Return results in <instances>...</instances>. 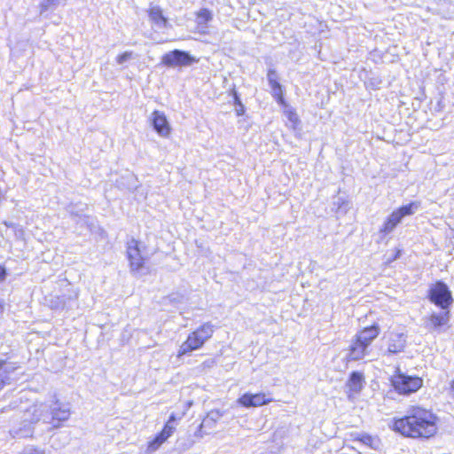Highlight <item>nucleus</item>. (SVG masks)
Returning <instances> with one entry per match:
<instances>
[{"mask_svg":"<svg viewBox=\"0 0 454 454\" xmlns=\"http://www.w3.org/2000/svg\"><path fill=\"white\" fill-rule=\"evenodd\" d=\"M223 413L219 410H212L207 412L203 421L199 426L198 431L195 433V436L202 438L205 434H208V431L214 429L216 423L223 417Z\"/></svg>","mask_w":454,"mask_h":454,"instance_id":"6e6552de","label":"nucleus"},{"mask_svg":"<svg viewBox=\"0 0 454 454\" xmlns=\"http://www.w3.org/2000/svg\"><path fill=\"white\" fill-rule=\"evenodd\" d=\"M127 254L131 271L139 273L144 268V257L141 254L139 242L130 240L128 243Z\"/></svg>","mask_w":454,"mask_h":454,"instance_id":"0eeeda50","label":"nucleus"},{"mask_svg":"<svg viewBox=\"0 0 454 454\" xmlns=\"http://www.w3.org/2000/svg\"><path fill=\"white\" fill-rule=\"evenodd\" d=\"M203 345L200 341L199 338L193 333H190L187 340L180 346L177 356H184L193 350H197Z\"/></svg>","mask_w":454,"mask_h":454,"instance_id":"dca6fc26","label":"nucleus"},{"mask_svg":"<svg viewBox=\"0 0 454 454\" xmlns=\"http://www.w3.org/2000/svg\"><path fill=\"white\" fill-rule=\"evenodd\" d=\"M149 17L159 28L165 27L168 20L162 14V10L157 5H151L149 8Z\"/></svg>","mask_w":454,"mask_h":454,"instance_id":"6ab92c4d","label":"nucleus"},{"mask_svg":"<svg viewBox=\"0 0 454 454\" xmlns=\"http://www.w3.org/2000/svg\"><path fill=\"white\" fill-rule=\"evenodd\" d=\"M22 454H44L43 450L34 446H27L23 450Z\"/></svg>","mask_w":454,"mask_h":454,"instance_id":"bb28decb","label":"nucleus"},{"mask_svg":"<svg viewBox=\"0 0 454 454\" xmlns=\"http://www.w3.org/2000/svg\"><path fill=\"white\" fill-rule=\"evenodd\" d=\"M419 202H411L393 211L392 214L387 219L398 225L402 222L403 217L412 215L413 214H415V212L419 210Z\"/></svg>","mask_w":454,"mask_h":454,"instance_id":"1a4fd4ad","label":"nucleus"},{"mask_svg":"<svg viewBox=\"0 0 454 454\" xmlns=\"http://www.w3.org/2000/svg\"><path fill=\"white\" fill-rule=\"evenodd\" d=\"M428 299L432 303L444 310H450V307L453 303L450 290L448 286L442 281H437L430 286Z\"/></svg>","mask_w":454,"mask_h":454,"instance_id":"7ed1b4c3","label":"nucleus"},{"mask_svg":"<svg viewBox=\"0 0 454 454\" xmlns=\"http://www.w3.org/2000/svg\"><path fill=\"white\" fill-rule=\"evenodd\" d=\"M380 332V327L374 325L358 332L355 337L358 339V341L364 342V344L370 347L372 340L379 336Z\"/></svg>","mask_w":454,"mask_h":454,"instance_id":"f3484780","label":"nucleus"},{"mask_svg":"<svg viewBox=\"0 0 454 454\" xmlns=\"http://www.w3.org/2000/svg\"><path fill=\"white\" fill-rule=\"evenodd\" d=\"M396 226L397 225L395 223L390 222L388 219H386V221L382 224V227L380 230V232L384 234H389L395 230Z\"/></svg>","mask_w":454,"mask_h":454,"instance_id":"b1692460","label":"nucleus"},{"mask_svg":"<svg viewBox=\"0 0 454 454\" xmlns=\"http://www.w3.org/2000/svg\"><path fill=\"white\" fill-rule=\"evenodd\" d=\"M239 104L240 105V109L237 110V113H238V115H241L243 114V106L240 104V102H239Z\"/></svg>","mask_w":454,"mask_h":454,"instance_id":"473e14b6","label":"nucleus"},{"mask_svg":"<svg viewBox=\"0 0 454 454\" xmlns=\"http://www.w3.org/2000/svg\"><path fill=\"white\" fill-rule=\"evenodd\" d=\"M17 369L18 366L14 363L0 361V391L12 383V376Z\"/></svg>","mask_w":454,"mask_h":454,"instance_id":"4468645a","label":"nucleus"},{"mask_svg":"<svg viewBox=\"0 0 454 454\" xmlns=\"http://www.w3.org/2000/svg\"><path fill=\"white\" fill-rule=\"evenodd\" d=\"M4 224L6 226V227H15V224L12 223H8L6 221L4 222Z\"/></svg>","mask_w":454,"mask_h":454,"instance_id":"2f4dec72","label":"nucleus"},{"mask_svg":"<svg viewBox=\"0 0 454 454\" xmlns=\"http://www.w3.org/2000/svg\"><path fill=\"white\" fill-rule=\"evenodd\" d=\"M267 78H268L269 82H271V81L278 80V77L277 72L273 69H270V70H269V72L267 74Z\"/></svg>","mask_w":454,"mask_h":454,"instance_id":"c85d7f7f","label":"nucleus"},{"mask_svg":"<svg viewBox=\"0 0 454 454\" xmlns=\"http://www.w3.org/2000/svg\"><path fill=\"white\" fill-rule=\"evenodd\" d=\"M59 4V0H42L39 4L40 13L52 11L56 9Z\"/></svg>","mask_w":454,"mask_h":454,"instance_id":"4be33fe9","label":"nucleus"},{"mask_svg":"<svg viewBox=\"0 0 454 454\" xmlns=\"http://www.w3.org/2000/svg\"><path fill=\"white\" fill-rule=\"evenodd\" d=\"M437 420L432 411L412 407L406 416L394 421L392 429L406 437L430 438L437 433Z\"/></svg>","mask_w":454,"mask_h":454,"instance_id":"f03ea898","label":"nucleus"},{"mask_svg":"<svg viewBox=\"0 0 454 454\" xmlns=\"http://www.w3.org/2000/svg\"><path fill=\"white\" fill-rule=\"evenodd\" d=\"M369 347L364 342L358 341L355 337L349 345L346 358L348 361H357L364 358L369 353Z\"/></svg>","mask_w":454,"mask_h":454,"instance_id":"9b49d317","label":"nucleus"},{"mask_svg":"<svg viewBox=\"0 0 454 454\" xmlns=\"http://www.w3.org/2000/svg\"><path fill=\"white\" fill-rule=\"evenodd\" d=\"M5 269L3 266H0V281H3L5 278Z\"/></svg>","mask_w":454,"mask_h":454,"instance_id":"c756f323","label":"nucleus"},{"mask_svg":"<svg viewBox=\"0 0 454 454\" xmlns=\"http://www.w3.org/2000/svg\"><path fill=\"white\" fill-rule=\"evenodd\" d=\"M367 441H371V437L370 436H366L364 437Z\"/></svg>","mask_w":454,"mask_h":454,"instance_id":"f704fd0d","label":"nucleus"},{"mask_svg":"<svg viewBox=\"0 0 454 454\" xmlns=\"http://www.w3.org/2000/svg\"><path fill=\"white\" fill-rule=\"evenodd\" d=\"M450 390H451V392L453 393V395H454V380L451 383Z\"/></svg>","mask_w":454,"mask_h":454,"instance_id":"72a5a7b5","label":"nucleus"},{"mask_svg":"<svg viewBox=\"0 0 454 454\" xmlns=\"http://www.w3.org/2000/svg\"><path fill=\"white\" fill-rule=\"evenodd\" d=\"M184 415V412L182 413V415L179 416L178 418L176 416L175 413H172L169 416L168 420L167 421V423L165 424L163 429L160 433V434L161 435V439L167 441V439L172 435V434L176 430V420L177 419H181Z\"/></svg>","mask_w":454,"mask_h":454,"instance_id":"412c9836","label":"nucleus"},{"mask_svg":"<svg viewBox=\"0 0 454 454\" xmlns=\"http://www.w3.org/2000/svg\"><path fill=\"white\" fill-rule=\"evenodd\" d=\"M271 93H272V96L278 101V103H279L281 105L285 104V100H284V97H283V90H282V86L281 85L279 87H278V88L272 89L271 90Z\"/></svg>","mask_w":454,"mask_h":454,"instance_id":"393cba45","label":"nucleus"},{"mask_svg":"<svg viewBox=\"0 0 454 454\" xmlns=\"http://www.w3.org/2000/svg\"><path fill=\"white\" fill-rule=\"evenodd\" d=\"M450 319V310L433 311L422 318L423 327L431 333H441Z\"/></svg>","mask_w":454,"mask_h":454,"instance_id":"39448f33","label":"nucleus"},{"mask_svg":"<svg viewBox=\"0 0 454 454\" xmlns=\"http://www.w3.org/2000/svg\"><path fill=\"white\" fill-rule=\"evenodd\" d=\"M166 440L161 439V435L159 434L156 435L152 441L148 442L147 445V453H153L155 450H157L160 446L165 442Z\"/></svg>","mask_w":454,"mask_h":454,"instance_id":"5701e85b","label":"nucleus"},{"mask_svg":"<svg viewBox=\"0 0 454 454\" xmlns=\"http://www.w3.org/2000/svg\"><path fill=\"white\" fill-rule=\"evenodd\" d=\"M70 417V409L59 401L36 402L26 410L23 415L24 427L16 433L20 437L32 435L31 425L42 421L49 424L51 428L59 427L61 423Z\"/></svg>","mask_w":454,"mask_h":454,"instance_id":"f257e3e1","label":"nucleus"},{"mask_svg":"<svg viewBox=\"0 0 454 454\" xmlns=\"http://www.w3.org/2000/svg\"><path fill=\"white\" fill-rule=\"evenodd\" d=\"M132 53L131 52H124L117 57V63L118 64H123L124 62L128 61L131 58Z\"/></svg>","mask_w":454,"mask_h":454,"instance_id":"cd10ccee","label":"nucleus"},{"mask_svg":"<svg viewBox=\"0 0 454 454\" xmlns=\"http://www.w3.org/2000/svg\"><path fill=\"white\" fill-rule=\"evenodd\" d=\"M392 383L398 393L408 395L418 391L422 387L423 380L419 377L407 376L398 372L393 376Z\"/></svg>","mask_w":454,"mask_h":454,"instance_id":"20e7f679","label":"nucleus"},{"mask_svg":"<svg viewBox=\"0 0 454 454\" xmlns=\"http://www.w3.org/2000/svg\"><path fill=\"white\" fill-rule=\"evenodd\" d=\"M152 123L156 132L161 137H168L170 133V127L165 114L160 111L152 114Z\"/></svg>","mask_w":454,"mask_h":454,"instance_id":"f8f14e48","label":"nucleus"},{"mask_svg":"<svg viewBox=\"0 0 454 454\" xmlns=\"http://www.w3.org/2000/svg\"><path fill=\"white\" fill-rule=\"evenodd\" d=\"M196 61L197 60L194 57H192L188 52L180 50H174L166 53L162 57L161 60L162 64L168 67H186Z\"/></svg>","mask_w":454,"mask_h":454,"instance_id":"423d86ee","label":"nucleus"},{"mask_svg":"<svg viewBox=\"0 0 454 454\" xmlns=\"http://www.w3.org/2000/svg\"><path fill=\"white\" fill-rule=\"evenodd\" d=\"M286 115L288 121L292 123V128L295 129L296 125L299 122V118L296 113L292 110H287L286 111Z\"/></svg>","mask_w":454,"mask_h":454,"instance_id":"a878e982","label":"nucleus"},{"mask_svg":"<svg viewBox=\"0 0 454 454\" xmlns=\"http://www.w3.org/2000/svg\"><path fill=\"white\" fill-rule=\"evenodd\" d=\"M270 399H267L266 395L262 393L258 394H244L240 396L238 402L245 407H256L263 404H267L270 402Z\"/></svg>","mask_w":454,"mask_h":454,"instance_id":"ddd939ff","label":"nucleus"},{"mask_svg":"<svg viewBox=\"0 0 454 454\" xmlns=\"http://www.w3.org/2000/svg\"><path fill=\"white\" fill-rule=\"evenodd\" d=\"M364 375L358 372H353L347 381L346 387L348 389V397L351 398L353 394H357L364 387Z\"/></svg>","mask_w":454,"mask_h":454,"instance_id":"2eb2a0df","label":"nucleus"},{"mask_svg":"<svg viewBox=\"0 0 454 454\" xmlns=\"http://www.w3.org/2000/svg\"><path fill=\"white\" fill-rule=\"evenodd\" d=\"M192 333L199 338L201 344L204 345V343L212 337L214 333V325L207 322Z\"/></svg>","mask_w":454,"mask_h":454,"instance_id":"aec40b11","label":"nucleus"},{"mask_svg":"<svg viewBox=\"0 0 454 454\" xmlns=\"http://www.w3.org/2000/svg\"><path fill=\"white\" fill-rule=\"evenodd\" d=\"M213 15L211 12H209L207 9H201L198 12L196 16V23L198 27V30L201 34H206L207 27H208V22L212 20Z\"/></svg>","mask_w":454,"mask_h":454,"instance_id":"a211bd4d","label":"nucleus"},{"mask_svg":"<svg viewBox=\"0 0 454 454\" xmlns=\"http://www.w3.org/2000/svg\"><path fill=\"white\" fill-rule=\"evenodd\" d=\"M270 89L278 88L280 86V83L278 82V80L269 82Z\"/></svg>","mask_w":454,"mask_h":454,"instance_id":"7c9ffc66","label":"nucleus"},{"mask_svg":"<svg viewBox=\"0 0 454 454\" xmlns=\"http://www.w3.org/2000/svg\"><path fill=\"white\" fill-rule=\"evenodd\" d=\"M406 338L403 333H391L387 336V349L383 355L396 354L404 349Z\"/></svg>","mask_w":454,"mask_h":454,"instance_id":"9d476101","label":"nucleus"}]
</instances>
